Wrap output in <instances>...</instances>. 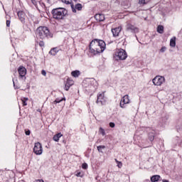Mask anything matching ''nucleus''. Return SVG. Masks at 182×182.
I'll return each mask as SVG.
<instances>
[{
	"label": "nucleus",
	"mask_w": 182,
	"mask_h": 182,
	"mask_svg": "<svg viewBox=\"0 0 182 182\" xmlns=\"http://www.w3.org/2000/svg\"><path fill=\"white\" fill-rule=\"evenodd\" d=\"M139 4H142L143 5H144V4H146V0H139Z\"/></svg>",
	"instance_id": "nucleus-30"
},
{
	"label": "nucleus",
	"mask_w": 182,
	"mask_h": 182,
	"mask_svg": "<svg viewBox=\"0 0 182 182\" xmlns=\"http://www.w3.org/2000/svg\"><path fill=\"white\" fill-rule=\"evenodd\" d=\"M103 99H105V92H102L97 96V103H102Z\"/></svg>",
	"instance_id": "nucleus-15"
},
{
	"label": "nucleus",
	"mask_w": 182,
	"mask_h": 182,
	"mask_svg": "<svg viewBox=\"0 0 182 182\" xmlns=\"http://www.w3.org/2000/svg\"><path fill=\"white\" fill-rule=\"evenodd\" d=\"M166 51V47H162L161 49V52H165Z\"/></svg>",
	"instance_id": "nucleus-36"
},
{
	"label": "nucleus",
	"mask_w": 182,
	"mask_h": 182,
	"mask_svg": "<svg viewBox=\"0 0 182 182\" xmlns=\"http://www.w3.org/2000/svg\"><path fill=\"white\" fill-rule=\"evenodd\" d=\"M95 18L98 22H103L105 21V15L103 14H96Z\"/></svg>",
	"instance_id": "nucleus-12"
},
{
	"label": "nucleus",
	"mask_w": 182,
	"mask_h": 182,
	"mask_svg": "<svg viewBox=\"0 0 182 182\" xmlns=\"http://www.w3.org/2000/svg\"><path fill=\"white\" fill-rule=\"evenodd\" d=\"M21 102H23V106H27L28 104L26 103V102L27 100H29V99L28 97H21Z\"/></svg>",
	"instance_id": "nucleus-22"
},
{
	"label": "nucleus",
	"mask_w": 182,
	"mask_h": 182,
	"mask_svg": "<svg viewBox=\"0 0 182 182\" xmlns=\"http://www.w3.org/2000/svg\"><path fill=\"white\" fill-rule=\"evenodd\" d=\"M114 58L116 60H126L127 59V53L123 49H120L114 54Z\"/></svg>",
	"instance_id": "nucleus-4"
},
{
	"label": "nucleus",
	"mask_w": 182,
	"mask_h": 182,
	"mask_svg": "<svg viewBox=\"0 0 182 182\" xmlns=\"http://www.w3.org/2000/svg\"><path fill=\"white\" fill-rule=\"evenodd\" d=\"M11 25V21L9 20L6 21V26H9Z\"/></svg>",
	"instance_id": "nucleus-35"
},
{
	"label": "nucleus",
	"mask_w": 182,
	"mask_h": 182,
	"mask_svg": "<svg viewBox=\"0 0 182 182\" xmlns=\"http://www.w3.org/2000/svg\"><path fill=\"white\" fill-rule=\"evenodd\" d=\"M127 31H132V32H139V28L136 27H134V26L132 24H127Z\"/></svg>",
	"instance_id": "nucleus-10"
},
{
	"label": "nucleus",
	"mask_w": 182,
	"mask_h": 182,
	"mask_svg": "<svg viewBox=\"0 0 182 182\" xmlns=\"http://www.w3.org/2000/svg\"><path fill=\"white\" fill-rule=\"evenodd\" d=\"M163 182H168V180H166V179H164V180H163Z\"/></svg>",
	"instance_id": "nucleus-38"
},
{
	"label": "nucleus",
	"mask_w": 182,
	"mask_h": 182,
	"mask_svg": "<svg viewBox=\"0 0 182 182\" xmlns=\"http://www.w3.org/2000/svg\"><path fill=\"white\" fill-rule=\"evenodd\" d=\"M42 144L39 142L36 143L33 148V152L35 154L41 155L42 154Z\"/></svg>",
	"instance_id": "nucleus-6"
},
{
	"label": "nucleus",
	"mask_w": 182,
	"mask_h": 182,
	"mask_svg": "<svg viewBox=\"0 0 182 182\" xmlns=\"http://www.w3.org/2000/svg\"><path fill=\"white\" fill-rule=\"evenodd\" d=\"M41 73H42L43 76H46V71L45 70H43L41 71Z\"/></svg>",
	"instance_id": "nucleus-33"
},
{
	"label": "nucleus",
	"mask_w": 182,
	"mask_h": 182,
	"mask_svg": "<svg viewBox=\"0 0 182 182\" xmlns=\"http://www.w3.org/2000/svg\"><path fill=\"white\" fill-rule=\"evenodd\" d=\"M114 126H115L114 122H110L109 123V127L113 128V127H114Z\"/></svg>",
	"instance_id": "nucleus-32"
},
{
	"label": "nucleus",
	"mask_w": 182,
	"mask_h": 182,
	"mask_svg": "<svg viewBox=\"0 0 182 182\" xmlns=\"http://www.w3.org/2000/svg\"><path fill=\"white\" fill-rule=\"evenodd\" d=\"M106 49V43L102 40H94L90 43V50L92 53H102Z\"/></svg>",
	"instance_id": "nucleus-1"
},
{
	"label": "nucleus",
	"mask_w": 182,
	"mask_h": 182,
	"mask_svg": "<svg viewBox=\"0 0 182 182\" xmlns=\"http://www.w3.org/2000/svg\"><path fill=\"white\" fill-rule=\"evenodd\" d=\"M40 46H45V43L43 41L40 42Z\"/></svg>",
	"instance_id": "nucleus-37"
},
{
	"label": "nucleus",
	"mask_w": 182,
	"mask_h": 182,
	"mask_svg": "<svg viewBox=\"0 0 182 182\" xmlns=\"http://www.w3.org/2000/svg\"><path fill=\"white\" fill-rule=\"evenodd\" d=\"M121 31H122V27H118V28L112 29L113 36H119V33H120Z\"/></svg>",
	"instance_id": "nucleus-11"
},
{
	"label": "nucleus",
	"mask_w": 182,
	"mask_h": 182,
	"mask_svg": "<svg viewBox=\"0 0 182 182\" xmlns=\"http://www.w3.org/2000/svg\"><path fill=\"white\" fill-rule=\"evenodd\" d=\"M76 176L77 177H83V176H82V173H80V172L77 173Z\"/></svg>",
	"instance_id": "nucleus-31"
},
{
	"label": "nucleus",
	"mask_w": 182,
	"mask_h": 182,
	"mask_svg": "<svg viewBox=\"0 0 182 182\" xmlns=\"http://www.w3.org/2000/svg\"><path fill=\"white\" fill-rule=\"evenodd\" d=\"M25 133H26V136H29L31 134V131L30 130L26 131Z\"/></svg>",
	"instance_id": "nucleus-34"
},
{
	"label": "nucleus",
	"mask_w": 182,
	"mask_h": 182,
	"mask_svg": "<svg viewBox=\"0 0 182 182\" xmlns=\"http://www.w3.org/2000/svg\"><path fill=\"white\" fill-rule=\"evenodd\" d=\"M18 73L21 77H23V76H26V68L24 67H20L18 68Z\"/></svg>",
	"instance_id": "nucleus-9"
},
{
	"label": "nucleus",
	"mask_w": 182,
	"mask_h": 182,
	"mask_svg": "<svg viewBox=\"0 0 182 182\" xmlns=\"http://www.w3.org/2000/svg\"><path fill=\"white\" fill-rule=\"evenodd\" d=\"M37 36L40 39H45V38H52L49 28L45 26H40L36 31Z\"/></svg>",
	"instance_id": "nucleus-2"
},
{
	"label": "nucleus",
	"mask_w": 182,
	"mask_h": 182,
	"mask_svg": "<svg viewBox=\"0 0 182 182\" xmlns=\"http://www.w3.org/2000/svg\"><path fill=\"white\" fill-rule=\"evenodd\" d=\"M18 16L21 22L25 21V13L23 11H19L18 13Z\"/></svg>",
	"instance_id": "nucleus-14"
},
{
	"label": "nucleus",
	"mask_w": 182,
	"mask_h": 182,
	"mask_svg": "<svg viewBox=\"0 0 182 182\" xmlns=\"http://www.w3.org/2000/svg\"><path fill=\"white\" fill-rule=\"evenodd\" d=\"M52 14L54 19H63L68 15V10L63 8L54 9Z\"/></svg>",
	"instance_id": "nucleus-3"
},
{
	"label": "nucleus",
	"mask_w": 182,
	"mask_h": 182,
	"mask_svg": "<svg viewBox=\"0 0 182 182\" xmlns=\"http://www.w3.org/2000/svg\"><path fill=\"white\" fill-rule=\"evenodd\" d=\"M166 82V78L161 75H156L153 80L152 82L155 86H161Z\"/></svg>",
	"instance_id": "nucleus-5"
},
{
	"label": "nucleus",
	"mask_w": 182,
	"mask_h": 182,
	"mask_svg": "<svg viewBox=\"0 0 182 182\" xmlns=\"http://www.w3.org/2000/svg\"><path fill=\"white\" fill-rule=\"evenodd\" d=\"M63 4H66V5H70L72 6V0H62Z\"/></svg>",
	"instance_id": "nucleus-24"
},
{
	"label": "nucleus",
	"mask_w": 182,
	"mask_h": 182,
	"mask_svg": "<svg viewBox=\"0 0 182 182\" xmlns=\"http://www.w3.org/2000/svg\"><path fill=\"white\" fill-rule=\"evenodd\" d=\"M149 137L150 141H153V140H154V133H149Z\"/></svg>",
	"instance_id": "nucleus-25"
},
{
	"label": "nucleus",
	"mask_w": 182,
	"mask_h": 182,
	"mask_svg": "<svg viewBox=\"0 0 182 182\" xmlns=\"http://www.w3.org/2000/svg\"><path fill=\"white\" fill-rule=\"evenodd\" d=\"M73 83L75 82L73 81V80L68 78L65 84V90H69V86L73 85Z\"/></svg>",
	"instance_id": "nucleus-13"
},
{
	"label": "nucleus",
	"mask_w": 182,
	"mask_h": 182,
	"mask_svg": "<svg viewBox=\"0 0 182 182\" xmlns=\"http://www.w3.org/2000/svg\"><path fill=\"white\" fill-rule=\"evenodd\" d=\"M97 150H98V151H100V149H106V146H98L97 147Z\"/></svg>",
	"instance_id": "nucleus-28"
},
{
	"label": "nucleus",
	"mask_w": 182,
	"mask_h": 182,
	"mask_svg": "<svg viewBox=\"0 0 182 182\" xmlns=\"http://www.w3.org/2000/svg\"><path fill=\"white\" fill-rule=\"evenodd\" d=\"M158 33H163L164 32V27L163 26H159L157 27Z\"/></svg>",
	"instance_id": "nucleus-21"
},
{
	"label": "nucleus",
	"mask_w": 182,
	"mask_h": 182,
	"mask_svg": "<svg viewBox=\"0 0 182 182\" xmlns=\"http://www.w3.org/2000/svg\"><path fill=\"white\" fill-rule=\"evenodd\" d=\"M99 132H100L102 136H105V135H106V132H105V130H104L103 128H102V127L100 128Z\"/></svg>",
	"instance_id": "nucleus-26"
},
{
	"label": "nucleus",
	"mask_w": 182,
	"mask_h": 182,
	"mask_svg": "<svg viewBox=\"0 0 182 182\" xmlns=\"http://www.w3.org/2000/svg\"><path fill=\"white\" fill-rule=\"evenodd\" d=\"M82 168L84 170H86V168H87V164H86V163L82 164Z\"/></svg>",
	"instance_id": "nucleus-29"
},
{
	"label": "nucleus",
	"mask_w": 182,
	"mask_h": 182,
	"mask_svg": "<svg viewBox=\"0 0 182 182\" xmlns=\"http://www.w3.org/2000/svg\"><path fill=\"white\" fill-rule=\"evenodd\" d=\"M72 76H73V77H79V76H80V71L79 70H75L73 71L71 73Z\"/></svg>",
	"instance_id": "nucleus-16"
},
{
	"label": "nucleus",
	"mask_w": 182,
	"mask_h": 182,
	"mask_svg": "<svg viewBox=\"0 0 182 182\" xmlns=\"http://www.w3.org/2000/svg\"><path fill=\"white\" fill-rule=\"evenodd\" d=\"M50 55H52V56H55V55H56L58 53V48H52L50 52H49Z\"/></svg>",
	"instance_id": "nucleus-18"
},
{
	"label": "nucleus",
	"mask_w": 182,
	"mask_h": 182,
	"mask_svg": "<svg viewBox=\"0 0 182 182\" xmlns=\"http://www.w3.org/2000/svg\"><path fill=\"white\" fill-rule=\"evenodd\" d=\"M63 100H66V98L63 97L61 99L59 98H56V100L54 101L55 105H56V103H60V102H63Z\"/></svg>",
	"instance_id": "nucleus-23"
},
{
	"label": "nucleus",
	"mask_w": 182,
	"mask_h": 182,
	"mask_svg": "<svg viewBox=\"0 0 182 182\" xmlns=\"http://www.w3.org/2000/svg\"><path fill=\"white\" fill-rule=\"evenodd\" d=\"M158 180H160V176L159 175H154L151 178V181L156 182Z\"/></svg>",
	"instance_id": "nucleus-19"
},
{
	"label": "nucleus",
	"mask_w": 182,
	"mask_h": 182,
	"mask_svg": "<svg viewBox=\"0 0 182 182\" xmlns=\"http://www.w3.org/2000/svg\"><path fill=\"white\" fill-rule=\"evenodd\" d=\"M62 136V134L58 133L55 135H54V136L53 137V140H54V141H59V138Z\"/></svg>",
	"instance_id": "nucleus-20"
},
{
	"label": "nucleus",
	"mask_w": 182,
	"mask_h": 182,
	"mask_svg": "<svg viewBox=\"0 0 182 182\" xmlns=\"http://www.w3.org/2000/svg\"><path fill=\"white\" fill-rule=\"evenodd\" d=\"M130 100L129 99V95H125L124 96L120 102V107H124V105H127L128 103H129Z\"/></svg>",
	"instance_id": "nucleus-7"
},
{
	"label": "nucleus",
	"mask_w": 182,
	"mask_h": 182,
	"mask_svg": "<svg viewBox=\"0 0 182 182\" xmlns=\"http://www.w3.org/2000/svg\"><path fill=\"white\" fill-rule=\"evenodd\" d=\"M114 161H116V163L117 164V161H119L117 159H114Z\"/></svg>",
	"instance_id": "nucleus-39"
},
{
	"label": "nucleus",
	"mask_w": 182,
	"mask_h": 182,
	"mask_svg": "<svg viewBox=\"0 0 182 182\" xmlns=\"http://www.w3.org/2000/svg\"><path fill=\"white\" fill-rule=\"evenodd\" d=\"M170 46L176 48V37H173L170 41Z\"/></svg>",
	"instance_id": "nucleus-17"
},
{
	"label": "nucleus",
	"mask_w": 182,
	"mask_h": 182,
	"mask_svg": "<svg viewBox=\"0 0 182 182\" xmlns=\"http://www.w3.org/2000/svg\"><path fill=\"white\" fill-rule=\"evenodd\" d=\"M82 4H77L75 6H73V4H71V9H73V12L76 13V11H82Z\"/></svg>",
	"instance_id": "nucleus-8"
},
{
	"label": "nucleus",
	"mask_w": 182,
	"mask_h": 182,
	"mask_svg": "<svg viewBox=\"0 0 182 182\" xmlns=\"http://www.w3.org/2000/svg\"><path fill=\"white\" fill-rule=\"evenodd\" d=\"M117 164L119 168H122V167H123V164L122 163V161H117Z\"/></svg>",
	"instance_id": "nucleus-27"
}]
</instances>
